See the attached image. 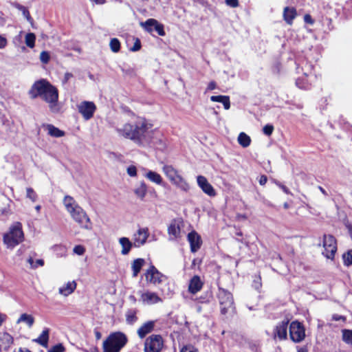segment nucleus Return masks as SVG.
<instances>
[{
  "label": "nucleus",
  "mask_w": 352,
  "mask_h": 352,
  "mask_svg": "<svg viewBox=\"0 0 352 352\" xmlns=\"http://www.w3.org/2000/svg\"><path fill=\"white\" fill-rule=\"evenodd\" d=\"M72 76L73 75L71 73H65L64 76V81L67 82Z\"/></svg>",
  "instance_id": "63"
},
{
  "label": "nucleus",
  "mask_w": 352,
  "mask_h": 352,
  "mask_svg": "<svg viewBox=\"0 0 352 352\" xmlns=\"http://www.w3.org/2000/svg\"><path fill=\"white\" fill-rule=\"evenodd\" d=\"M41 99L48 104L49 108L52 112L58 111V91L51 83L48 85L46 92Z\"/></svg>",
  "instance_id": "7"
},
{
  "label": "nucleus",
  "mask_w": 352,
  "mask_h": 352,
  "mask_svg": "<svg viewBox=\"0 0 352 352\" xmlns=\"http://www.w3.org/2000/svg\"><path fill=\"white\" fill-rule=\"evenodd\" d=\"M155 327L154 321H148L144 323L138 329V335L140 338H144L147 334L151 333Z\"/></svg>",
  "instance_id": "22"
},
{
  "label": "nucleus",
  "mask_w": 352,
  "mask_h": 352,
  "mask_svg": "<svg viewBox=\"0 0 352 352\" xmlns=\"http://www.w3.org/2000/svg\"><path fill=\"white\" fill-rule=\"evenodd\" d=\"M342 340L349 344H352V330L343 329L342 330Z\"/></svg>",
  "instance_id": "39"
},
{
  "label": "nucleus",
  "mask_w": 352,
  "mask_h": 352,
  "mask_svg": "<svg viewBox=\"0 0 352 352\" xmlns=\"http://www.w3.org/2000/svg\"><path fill=\"white\" fill-rule=\"evenodd\" d=\"M20 322H25L30 327H31L34 322V318L31 315L23 314L17 320V323Z\"/></svg>",
  "instance_id": "38"
},
{
  "label": "nucleus",
  "mask_w": 352,
  "mask_h": 352,
  "mask_svg": "<svg viewBox=\"0 0 352 352\" xmlns=\"http://www.w3.org/2000/svg\"><path fill=\"white\" fill-rule=\"evenodd\" d=\"M140 300L142 302V303L148 305H151L162 302V299L158 296L157 293L150 292L148 290L140 292Z\"/></svg>",
  "instance_id": "16"
},
{
  "label": "nucleus",
  "mask_w": 352,
  "mask_h": 352,
  "mask_svg": "<svg viewBox=\"0 0 352 352\" xmlns=\"http://www.w3.org/2000/svg\"><path fill=\"white\" fill-rule=\"evenodd\" d=\"M162 171L170 182L180 190L186 192L190 190L189 184L172 165H164Z\"/></svg>",
  "instance_id": "4"
},
{
  "label": "nucleus",
  "mask_w": 352,
  "mask_h": 352,
  "mask_svg": "<svg viewBox=\"0 0 352 352\" xmlns=\"http://www.w3.org/2000/svg\"><path fill=\"white\" fill-rule=\"evenodd\" d=\"M128 342L126 336L120 331L110 333L103 342V352H120Z\"/></svg>",
  "instance_id": "3"
},
{
  "label": "nucleus",
  "mask_w": 352,
  "mask_h": 352,
  "mask_svg": "<svg viewBox=\"0 0 352 352\" xmlns=\"http://www.w3.org/2000/svg\"><path fill=\"white\" fill-rule=\"evenodd\" d=\"M145 277L147 282L153 285L160 284L166 277L160 273L153 265H151L146 272Z\"/></svg>",
  "instance_id": "13"
},
{
  "label": "nucleus",
  "mask_w": 352,
  "mask_h": 352,
  "mask_svg": "<svg viewBox=\"0 0 352 352\" xmlns=\"http://www.w3.org/2000/svg\"><path fill=\"white\" fill-rule=\"evenodd\" d=\"M73 251L76 254L82 255L85 252V248L82 245H78L74 248Z\"/></svg>",
  "instance_id": "49"
},
{
  "label": "nucleus",
  "mask_w": 352,
  "mask_h": 352,
  "mask_svg": "<svg viewBox=\"0 0 352 352\" xmlns=\"http://www.w3.org/2000/svg\"><path fill=\"white\" fill-rule=\"evenodd\" d=\"M13 344V338L7 332H0V352L8 351Z\"/></svg>",
  "instance_id": "20"
},
{
  "label": "nucleus",
  "mask_w": 352,
  "mask_h": 352,
  "mask_svg": "<svg viewBox=\"0 0 352 352\" xmlns=\"http://www.w3.org/2000/svg\"><path fill=\"white\" fill-rule=\"evenodd\" d=\"M141 26L144 28V30L148 32H152L154 30V25H147L145 22H142L140 23Z\"/></svg>",
  "instance_id": "54"
},
{
  "label": "nucleus",
  "mask_w": 352,
  "mask_h": 352,
  "mask_svg": "<svg viewBox=\"0 0 352 352\" xmlns=\"http://www.w3.org/2000/svg\"><path fill=\"white\" fill-rule=\"evenodd\" d=\"M267 177L266 175H263L260 177L259 180H258L260 185L264 186L267 183Z\"/></svg>",
  "instance_id": "58"
},
{
  "label": "nucleus",
  "mask_w": 352,
  "mask_h": 352,
  "mask_svg": "<svg viewBox=\"0 0 352 352\" xmlns=\"http://www.w3.org/2000/svg\"><path fill=\"white\" fill-rule=\"evenodd\" d=\"M226 3L231 8H236L239 6L238 0H226Z\"/></svg>",
  "instance_id": "53"
},
{
  "label": "nucleus",
  "mask_w": 352,
  "mask_h": 352,
  "mask_svg": "<svg viewBox=\"0 0 352 352\" xmlns=\"http://www.w3.org/2000/svg\"><path fill=\"white\" fill-rule=\"evenodd\" d=\"M278 187L283 190V191L285 193V194H287V195H290L291 194V192L290 190H289V188L287 187H286L285 185L282 184H278Z\"/></svg>",
  "instance_id": "60"
},
{
  "label": "nucleus",
  "mask_w": 352,
  "mask_h": 352,
  "mask_svg": "<svg viewBox=\"0 0 352 352\" xmlns=\"http://www.w3.org/2000/svg\"><path fill=\"white\" fill-rule=\"evenodd\" d=\"M322 254L327 258H333L337 250V244L335 237L331 234H324L323 236Z\"/></svg>",
  "instance_id": "11"
},
{
  "label": "nucleus",
  "mask_w": 352,
  "mask_h": 352,
  "mask_svg": "<svg viewBox=\"0 0 352 352\" xmlns=\"http://www.w3.org/2000/svg\"><path fill=\"white\" fill-rule=\"evenodd\" d=\"M63 205L68 213L80 206L75 199L69 195L65 196L63 199Z\"/></svg>",
  "instance_id": "28"
},
{
  "label": "nucleus",
  "mask_w": 352,
  "mask_h": 352,
  "mask_svg": "<svg viewBox=\"0 0 352 352\" xmlns=\"http://www.w3.org/2000/svg\"><path fill=\"white\" fill-rule=\"evenodd\" d=\"M7 45V40L5 37L0 35V49L4 48Z\"/></svg>",
  "instance_id": "59"
},
{
  "label": "nucleus",
  "mask_w": 352,
  "mask_h": 352,
  "mask_svg": "<svg viewBox=\"0 0 352 352\" xmlns=\"http://www.w3.org/2000/svg\"><path fill=\"white\" fill-rule=\"evenodd\" d=\"M197 182L198 186L202 191L208 196L213 197H215L217 193L213 186L208 182L206 177L199 175L197 177Z\"/></svg>",
  "instance_id": "15"
},
{
  "label": "nucleus",
  "mask_w": 352,
  "mask_h": 352,
  "mask_svg": "<svg viewBox=\"0 0 352 352\" xmlns=\"http://www.w3.org/2000/svg\"><path fill=\"white\" fill-rule=\"evenodd\" d=\"M217 88V83L214 81H211L208 83V87L206 89V92L212 91Z\"/></svg>",
  "instance_id": "55"
},
{
  "label": "nucleus",
  "mask_w": 352,
  "mask_h": 352,
  "mask_svg": "<svg viewBox=\"0 0 352 352\" xmlns=\"http://www.w3.org/2000/svg\"><path fill=\"white\" fill-rule=\"evenodd\" d=\"M36 36L34 33H28L25 36V44L28 47L33 48L35 45Z\"/></svg>",
  "instance_id": "41"
},
{
  "label": "nucleus",
  "mask_w": 352,
  "mask_h": 352,
  "mask_svg": "<svg viewBox=\"0 0 352 352\" xmlns=\"http://www.w3.org/2000/svg\"><path fill=\"white\" fill-rule=\"evenodd\" d=\"M188 241L190 243V251L193 253L197 252L202 245L201 236L195 230L189 232L187 236Z\"/></svg>",
  "instance_id": "17"
},
{
  "label": "nucleus",
  "mask_w": 352,
  "mask_h": 352,
  "mask_svg": "<svg viewBox=\"0 0 352 352\" xmlns=\"http://www.w3.org/2000/svg\"><path fill=\"white\" fill-rule=\"evenodd\" d=\"M65 351V347L62 344H58L52 346L48 352H63Z\"/></svg>",
  "instance_id": "47"
},
{
  "label": "nucleus",
  "mask_w": 352,
  "mask_h": 352,
  "mask_svg": "<svg viewBox=\"0 0 352 352\" xmlns=\"http://www.w3.org/2000/svg\"><path fill=\"white\" fill-rule=\"evenodd\" d=\"M133 192L138 199L142 201L144 200L147 193V186L145 182H140L134 188Z\"/></svg>",
  "instance_id": "27"
},
{
  "label": "nucleus",
  "mask_w": 352,
  "mask_h": 352,
  "mask_svg": "<svg viewBox=\"0 0 352 352\" xmlns=\"http://www.w3.org/2000/svg\"><path fill=\"white\" fill-rule=\"evenodd\" d=\"M304 21L306 23H309L311 25L314 24V21L313 20L311 15H309V14H305L304 16Z\"/></svg>",
  "instance_id": "57"
},
{
  "label": "nucleus",
  "mask_w": 352,
  "mask_h": 352,
  "mask_svg": "<svg viewBox=\"0 0 352 352\" xmlns=\"http://www.w3.org/2000/svg\"><path fill=\"white\" fill-rule=\"evenodd\" d=\"M313 65L306 60H302L298 63L296 72L298 74H302L305 77H308L312 74Z\"/></svg>",
  "instance_id": "19"
},
{
  "label": "nucleus",
  "mask_w": 352,
  "mask_h": 352,
  "mask_svg": "<svg viewBox=\"0 0 352 352\" xmlns=\"http://www.w3.org/2000/svg\"><path fill=\"white\" fill-rule=\"evenodd\" d=\"M144 177L153 183L157 185H162L163 183V179L162 176L153 170H148L144 175Z\"/></svg>",
  "instance_id": "29"
},
{
  "label": "nucleus",
  "mask_w": 352,
  "mask_h": 352,
  "mask_svg": "<svg viewBox=\"0 0 352 352\" xmlns=\"http://www.w3.org/2000/svg\"><path fill=\"white\" fill-rule=\"evenodd\" d=\"M203 283L201 280L200 277L198 276H194L190 281L188 291L191 294H195L201 289Z\"/></svg>",
  "instance_id": "21"
},
{
  "label": "nucleus",
  "mask_w": 352,
  "mask_h": 352,
  "mask_svg": "<svg viewBox=\"0 0 352 352\" xmlns=\"http://www.w3.org/2000/svg\"><path fill=\"white\" fill-rule=\"evenodd\" d=\"M127 174L131 177H135L137 175V168L135 166H130L126 169Z\"/></svg>",
  "instance_id": "50"
},
{
  "label": "nucleus",
  "mask_w": 352,
  "mask_h": 352,
  "mask_svg": "<svg viewBox=\"0 0 352 352\" xmlns=\"http://www.w3.org/2000/svg\"><path fill=\"white\" fill-rule=\"evenodd\" d=\"M238 142L241 146L246 148L250 146L251 139L246 133L241 132L238 136Z\"/></svg>",
  "instance_id": "36"
},
{
  "label": "nucleus",
  "mask_w": 352,
  "mask_h": 352,
  "mask_svg": "<svg viewBox=\"0 0 352 352\" xmlns=\"http://www.w3.org/2000/svg\"><path fill=\"white\" fill-rule=\"evenodd\" d=\"M332 319L333 320H335V321H339V320H341L344 321L346 320L344 316H340V315H338V314L333 315Z\"/></svg>",
  "instance_id": "62"
},
{
  "label": "nucleus",
  "mask_w": 352,
  "mask_h": 352,
  "mask_svg": "<svg viewBox=\"0 0 352 352\" xmlns=\"http://www.w3.org/2000/svg\"><path fill=\"white\" fill-rule=\"evenodd\" d=\"M48 134L54 138H60L65 135V132L52 124H47L45 126Z\"/></svg>",
  "instance_id": "34"
},
{
  "label": "nucleus",
  "mask_w": 352,
  "mask_h": 352,
  "mask_svg": "<svg viewBox=\"0 0 352 352\" xmlns=\"http://www.w3.org/2000/svg\"><path fill=\"white\" fill-rule=\"evenodd\" d=\"M273 131H274V126L272 124H266L263 128V131L264 134H265L267 136L271 135L272 133H273Z\"/></svg>",
  "instance_id": "48"
},
{
  "label": "nucleus",
  "mask_w": 352,
  "mask_h": 352,
  "mask_svg": "<svg viewBox=\"0 0 352 352\" xmlns=\"http://www.w3.org/2000/svg\"><path fill=\"white\" fill-rule=\"evenodd\" d=\"M24 240L22 224L15 222L9 228L8 232L3 236V241L7 248L13 249Z\"/></svg>",
  "instance_id": "2"
},
{
  "label": "nucleus",
  "mask_w": 352,
  "mask_h": 352,
  "mask_svg": "<svg viewBox=\"0 0 352 352\" xmlns=\"http://www.w3.org/2000/svg\"><path fill=\"white\" fill-rule=\"evenodd\" d=\"M13 6L18 9L19 10L21 11L23 15L25 17V19L30 23L32 22V18L30 16V14L28 11V10L23 6L18 3H12Z\"/></svg>",
  "instance_id": "37"
},
{
  "label": "nucleus",
  "mask_w": 352,
  "mask_h": 352,
  "mask_svg": "<svg viewBox=\"0 0 352 352\" xmlns=\"http://www.w3.org/2000/svg\"><path fill=\"white\" fill-rule=\"evenodd\" d=\"M94 334H95L96 340H100L102 337L101 333L97 330L94 331Z\"/></svg>",
  "instance_id": "64"
},
{
  "label": "nucleus",
  "mask_w": 352,
  "mask_h": 352,
  "mask_svg": "<svg viewBox=\"0 0 352 352\" xmlns=\"http://www.w3.org/2000/svg\"><path fill=\"white\" fill-rule=\"evenodd\" d=\"M72 219L77 223L81 228L91 230L92 223L87 212L82 207H77L75 210L69 213Z\"/></svg>",
  "instance_id": "6"
},
{
  "label": "nucleus",
  "mask_w": 352,
  "mask_h": 352,
  "mask_svg": "<svg viewBox=\"0 0 352 352\" xmlns=\"http://www.w3.org/2000/svg\"><path fill=\"white\" fill-rule=\"evenodd\" d=\"M50 82L45 79H40L34 82L28 91V94L32 99L42 98L45 94L50 85Z\"/></svg>",
  "instance_id": "9"
},
{
  "label": "nucleus",
  "mask_w": 352,
  "mask_h": 352,
  "mask_svg": "<svg viewBox=\"0 0 352 352\" xmlns=\"http://www.w3.org/2000/svg\"><path fill=\"white\" fill-rule=\"evenodd\" d=\"M344 264L346 266L352 265V250L347 251L342 256Z\"/></svg>",
  "instance_id": "43"
},
{
  "label": "nucleus",
  "mask_w": 352,
  "mask_h": 352,
  "mask_svg": "<svg viewBox=\"0 0 352 352\" xmlns=\"http://www.w3.org/2000/svg\"><path fill=\"white\" fill-rule=\"evenodd\" d=\"M180 352H199L197 349H195L192 345L186 346L182 348Z\"/></svg>",
  "instance_id": "52"
},
{
  "label": "nucleus",
  "mask_w": 352,
  "mask_h": 352,
  "mask_svg": "<svg viewBox=\"0 0 352 352\" xmlns=\"http://www.w3.org/2000/svg\"><path fill=\"white\" fill-rule=\"evenodd\" d=\"M210 100L222 103L224 109L226 110L230 108V97L228 96H212Z\"/></svg>",
  "instance_id": "31"
},
{
  "label": "nucleus",
  "mask_w": 352,
  "mask_h": 352,
  "mask_svg": "<svg viewBox=\"0 0 352 352\" xmlns=\"http://www.w3.org/2000/svg\"><path fill=\"white\" fill-rule=\"evenodd\" d=\"M52 248L54 251H61V252H63L64 253L65 252V247L61 245H56L53 246Z\"/></svg>",
  "instance_id": "61"
},
{
  "label": "nucleus",
  "mask_w": 352,
  "mask_h": 352,
  "mask_svg": "<svg viewBox=\"0 0 352 352\" xmlns=\"http://www.w3.org/2000/svg\"><path fill=\"white\" fill-rule=\"evenodd\" d=\"M145 261L143 258H136L131 264V269L133 270V277H136L140 272Z\"/></svg>",
  "instance_id": "33"
},
{
  "label": "nucleus",
  "mask_w": 352,
  "mask_h": 352,
  "mask_svg": "<svg viewBox=\"0 0 352 352\" xmlns=\"http://www.w3.org/2000/svg\"><path fill=\"white\" fill-rule=\"evenodd\" d=\"M253 286L256 289H258L261 287V277L260 276H258L256 279H255L254 280Z\"/></svg>",
  "instance_id": "56"
},
{
  "label": "nucleus",
  "mask_w": 352,
  "mask_h": 352,
  "mask_svg": "<svg viewBox=\"0 0 352 352\" xmlns=\"http://www.w3.org/2000/svg\"><path fill=\"white\" fill-rule=\"evenodd\" d=\"M181 224L182 222L176 220H174L170 223V226L168 228L169 240L173 241L178 238H180Z\"/></svg>",
  "instance_id": "18"
},
{
  "label": "nucleus",
  "mask_w": 352,
  "mask_h": 352,
  "mask_svg": "<svg viewBox=\"0 0 352 352\" xmlns=\"http://www.w3.org/2000/svg\"><path fill=\"white\" fill-rule=\"evenodd\" d=\"M296 84L297 87L300 89H307L309 87V83L307 79L304 78L303 77H298L296 81Z\"/></svg>",
  "instance_id": "42"
},
{
  "label": "nucleus",
  "mask_w": 352,
  "mask_h": 352,
  "mask_svg": "<svg viewBox=\"0 0 352 352\" xmlns=\"http://www.w3.org/2000/svg\"><path fill=\"white\" fill-rule=\"evenodd\" d=\"M27 197L31 199L33 202L37 199V195L32 188H28L27 190Z\"/></svg>",
  "instance_id": "45"
},
{
  "label": "nucleus",
  "mask_w": 352,
  "mask_h": 352,
  "mask_svg": "<svg viewBox=\"0 0 352 352\" xmlns=\"http://www.w3.org/2000/svg\"><path fill=\"white\" fill-rule=\"evenodd\" d=\"M147 25H154V30L157 32L160 36H164L165 32L164 30V25L158 23V21L154 19H148L146 21Z\"/></svg>",
  "instance_id": "32"
},
{
  "label": "nucleus",
  "mask_w": 352,
  "mask_h": 352,
  "mask_svg": "<svg viewBox=\"0 0 352 352\" xmlns=\"http://www.w3.org/2000/svg\"><path fill=\"white\" fill-rule=\"evenodd\" d=\"M149 230L146 227H138L132 235L134 248H138L144 245L149 237Z\"/></svg>",
  "instance_id": "12"
},
{
  "label": "nucleus",
  "mask_w": 352,
  "mask_h": 352,
  "mask_svg": "<svg viewBox=\"0 0 352 352\" xmlns=\"http://www.w3.org/2000/svg\"><path fill=\"white\" fill-rule=\"evenodd\" d=\"M50 56L47 52L43 51L40 54V60L43 63H47L50 60Z\"/></svg>",
  "instance_id": "46"
},
{
  "label": "nucleus",
  "mask_w": 352,
  "mask_h": 352,
  "mask_svg": "<svg viewBox=\"0 0 352 352\" xmlns=\"http://www.w3.org/2000/svg\"><path fill=\"white\" fill-rule=\"evenodd\" d=\"M141 48V43L139 38H136L133 46L131 48V51L137 52Z\"/></svg>",
  "instance_id": "51"
},
{
  "label": "nucleus",
  "mask_w": 352,
  "mask_h": 352,
  "mask_svg": "<svg viewBox=\"0 0 352 352\" xmlns=\"http://www.w3.org/2000/svg\"><path fill=\"white\" fill-rule=\"evenodd\" d=\"M78 109L83 118L88 120L93 117L96 110V106L93 102L83 101L78 105Z\"/></svg>",
  "instance_id": "14"
},
{
  "label": "nucleus",
  "mask_w": 352,
  "mask_h": 352,
  "mask_svg": "<svg viewBox=\"0 0 352 352\" xmlns=\"http://www.w3.org/2000/svg\"><path fill=\"white\" fill-rule=\"evenodd\" d=\"M296 14V10L294 8L285 7L283 11V19L287 24L292 25Z\"/></svg>",
  "instance_id": "26"
},
{
  "label": "nucleus",
  "mask_w": 352,
  "mask_h": 352,
  "mask_svg": "<svg viewBox=\"0 0 352 352\" xmlns=\"http://www.w3.org/2000/svg\"><path fill=\"white\" fill-rule=\"evenodd\" d=\"M138 311L134 309H129L125 314L126 321L129 324H133L138 321L137 317Z\"/></svg>",
  "instance_id": "35"
},
{
  "label": "nucleus",
  "mask_w": 352,
  "mask_h": 352,
  "mask_svg": "<svg viewBox=\"0 0 352 352\" xmlns=\"http://www.w3.org/2000/svg\"><path fill=\"white\" fill-rule=\"evenodd\" d=\"M75 280L69 281L58 289V293L64 296H67L72 294L76 288Z\"/></svg>",
  "instance_id": "24"
},
{
  "label": "nucleus",
  "mask_w": 352,
  "mask_h": 352,
  "mask_svg": "<svg viewBox=\"0 0 352 352\" xmlns=\"http://www.w3.org/2000/svg\"><path fill=\"white\" fill-rule=\"evenodd\" d=\"M288 322L283 321L278 324L275 329L274 336L278 337L280 340H284L287 338Z\"/></svg>",
  "instance_id": "25"
},
{
  "label": "nucleus",
  "mask_w": 352,
  "mask_h": 352,
  "mask_svg": "<svg viewBox=\"0 0 352 352\" xmlns=\"http://www.w3.org/2000/svg\"><path fill=\"white\" fill-rule=\"evenodd\" d=\"M118 241L122 247L121 254L122 255H127L130 252L132 248L134 247L133 241H130V239L127 237H120Z\"/></svg>",
  "instance_id": "23"
},
{
  "label": "nucleus",
  "mask_w": 352,
  "mask_h": 352,
  "mask_svg": "<svg viewBox=\"0 0 352 352\" xmlns=\"http://www.w3.org/2000/svg\"><path fill=\"white\" fill-rule=\"evenodd\" d=\"M27 261L33 269H36L38 267H41L44 265V261L42 259H37L36 261H34L32 257H30Z\"/></svg>",
  "instance_id": "44"
},
{
  "label": "nucleus",
  "mask_w": 352,
  "mask_h": 352,
  "mask_svg": "<svg viewBox=\"0 0 352 352\" xmlns=\"http://www.w3.org/2000/svg\"><path fill=\"white\" fill-rule=\"evenodd\" d=\"M290 338L294 342H300L305 338V329L303 324L298 321H293L289 325Z\"/></svg>",
  "instance_id": "10"
},
{
  "label": "nucleus",
  "mask_w": 352,
  "mask_h": 352,
  "mask_svg": "<svg viewBox=\"0 0 352 352\" xmlns=\"http://www.w3.org/2000/svg\"><path fill=\"white\" fill-rule=\"evenodd\" d=\"M217 298L220 305V311L222 315H233L235 313V307L232 294L228 290L219 288Z\"/></svg>",
  "instance_id": "5"
},
{
  "label": "nucleus",
  "mask_w": 352,
  "mask_h": 352,
  "mask_svg": "<svg viewBox=\"0 0 352 352\" xmlns=\"http://www.w3.org/2000/svg\"><path fill=\"white\" fill-rule=\"evenodd\" d=\"M111 50L114 53H118L120 50V42L116 38H111L109 43Z\"/></svg>",
  "instance_id": "40"
},
{
  "label": "nucleus",
  "mask_w": 352,
  "mask_h": 352,
  "mask_svg": "<svg viewBox=\"0 0 352 352\" xmlns=\"http://www.w3.org/2000/svg\"><path fill=\"white\" fill-rule=\"evenodd\" d=\"M49 329L45 328L43 329L39 337L36 339H34V341L44 347H47L49 340Z\"/></svg>",
  "instance_id": "30"
},
{
  "label": "nucleus",
  "mask_w": 352,
  "mask_h": 352,
  "mask_svg": "<svg viewBox=\"0 0 352 352\" xmlns=\"http://www.w3.org/2000/svg\"><path fill=\"white\" fill-rule=\"evenodd\" d=\"M152 124L144 118H139L134 124L125 123L116 131L120 136L133 141L139 146H147L164 151L166 148L165 138L151 130Z\"/></svg>",
  "instance_id": "1"
},
{
  "label": "nucleus",
  "mask_w": 352,
  "mask_h": 352,
  "mask_svg": "<svg viewBox=\"0 0 352 352\" xmlns=\"http://www.w3.org/2000/svg\"><path fill=\"white\" fill-rule=\"evenodd\" d=\"M164 346V342L160 335L153 334L144 341V352H161Z\"/></svg>",
  "instance_id": "8"
}]
</instances>
